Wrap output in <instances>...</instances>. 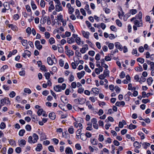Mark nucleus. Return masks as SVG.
Here are the masks:
<instances>
[{
	"mask_svg": "<svg viewBox=\"0 0 154 154\" xmlns=\"http://www.w3.org/2000/svg\"><path fill=\"white\" fill-rule=\"evenodd\" d=\"M53 59H54V61H53V60L52 59L51 57H48L47 58V63L49 65H52L53 63H57V59L54 56Z\"/></svg>",
	"mask_w": 154,
	"mask_h": 154,
	"instance_id": "20e7f679",
	"label": "nucleus"
},
{
	"mask_svg": "<svg viewBox=\"0 0 154 154\" xmlns=\"http://www.w3.org/2000/svg\"><path fill=\"white\" fill-rule=\"evenodd\" d=\"M40 69L43 71L46 72L47 70L46 69V67L45 65H42L41 66Z\"/></svg>",
	"mask_w": 154,
	"mask_h": 154,
	"instance_id": "bf43d9fd",
	"label": "nucleus"
},
{
	"mask_svg": "<svg viewBox=\"0 0 154 154\" xmlns=\"http://www.w3.org/2000/svg\"><path fill=\"white\" fill-rule=\"evenodd\" d=\"M82 34L85 38L87 39L89 38L90 33L88 32H85L83 31L82 32Z\"/></svg>",
	"mask_w": 154,
	"mask_h": 154,
	"instance_id": "f3484780",
	"label": "nucleus"
},
{
	"mask_svg": "<svg viewBox=\"0 0 154 154\" xmlns=\"http://www.w3.org/2000/svg\"><path fill=\"white\" fill-rule=\"evenodd\" d=\"M1 104L2 106L4 105L5 104H10V101L9 100V98L7 97H5L4 99H2L1 100Z\"/></svg>",
	"mask_w": 154,
	"mask_h": 154,
	"instance_id": "7ed1b4c3",
	"label": "nucleus"
},
{
	"mask_svg": "<svg viewBox=\"0 0 154 154\" xmlns=\"http://www.w3.org/2000/svg\"><path fill=\"white\" fill-rule=\"evenodd\" d=\"M69 26L70 29L71 30L72 32H75V30L74 29V27L71 23H69Z\"/></svg>",
	"mask_w": 154,
	"mask_h": 154,
	"instance_id": "72a5a7b5",
	"label": "nucleus"
},
{
	"mask_svg": "<svg viewBox=\"0 0 154 154\" xmlns=\"http://www.w3.org/2000/svg\"><path fill=\"white\" fill-rule=\"evenodd\" d=\"M45 37L47 38H48L50 37V34L48 32H46L45 33Z\"/></svg>",
	"mask_w": 154,
	"mask_h": 154,
	"instance_id": "69168bd1",
	"label": "nucleus"
},
{
	"mask_svg": "<svg viewBox=\"0 0 154 154\" xmlns=\"http://www.w3.org/2000/svg\"><path fill=\"white\" fill-rule=\"evenodd\" d=\"M104 138L103 135L100 134L99 136L98 140L99 141L102 142L104 140Z\"/></svg>",
	"mask_w": 154,
	"mask_h": 154,
	"instance_id": "c03bdc74",
	"label": "nucleus"
},
{
	"mask_svg": "<svg viewBox=\"0 0 154 154\" xmlns=\"http://www.w3.org/2000/svg\"><path fill=\"white\" fill-rule=\"evenodd\" d=\"M65 152L66 154H73L72 149L69 147L66 148Z\"/></svg>",
	"mask_w": 154,
	"mask_h": 154,
	"instance_id": "9d476101",
	"label": "nucleus"
},
{
	"mask_svg": "<svg viewBox=\"0 0 154 154\" xmlns=\"http://www.w3.org/2000/svg\"><path fill=\"white\" fill-rule=\"evenodd\" d=\"M67 42L69 44H71L74 42L75 41L72 37H71V38H68Z\"/></svg>",
	"mask_w": 154,
	"mask_h": 154,
	"instance_id": "4be33fe9",
	"label": "nucleus"
},
{
	"mask_svg": "<svg viewBox=\"0 0 154 154\" xmlns=\"http://www.w3.org/2000/svg\"><path fill=\"white\" fill-rule=\"evenodd\" d=\"M109 71L107 69H106L104 71L103 74L105 76H106V77L107 76H109Z\"/></svg>",
	"mask_w": 154,
	"mask_h": 154,
	"instance_id": "473e14b6",
	"label": "nucleus"
},
{
	"mask_svg": "<svg viewBox=\"0 0 154 154\" xmlns=\"http://www.w3.org/2000/svg\"><path fill=\"white\" fill-rule=\"evenodd\" d=\"M40 135V138L41 140H42L47 139L46 136L44 133H41Z\"/></svg>",
	"mask_w": 154,
	"mask_h": 154,
	"instance_id": "b1692460",
	"label": "nucleus"
},
{
	"mask_svg": "<svg viewBox=\"0 0 154 154\" xmlns=\"http://www.w3.org/2000/svg\"><path fill=\"white\" fill-rule=\"evenodd\" d=\"M9 144L11 146H15L16 142L15 141L12 139H10L9 140Z\"/></svg>",
	"mask_w": 154,
	"mask_h": 154,
	"instance_id": "a878e982",
	"label": "nucleus"
},
{
	"mask_svg": "<svg viewBox=\"0 0 154 154\" xmlns=\"http://www.w3.org/2000/svg\"><path fill=\"white\" fill-rule=\"evenodd\" d=\"M137 61L141 63H144V60L143 58H140L137 59Z\"/></svg>",
	"mask_w": 154,
	"mask_h": 154,
	"instance_id": "6e6d98bb",
	"label": "nucleus"
},
{
	"mask_svg": "<svg viewBox=\"0 0 154 154\" xmlns=\"http://www.w3.org/2000/svg\"><path fill=\"white\" fill-rule=\"evenodd\" d=\"M19 145L20 146H24L26 144V141L25 140L22 139L18 141Z\"/></svg>",
	"mask_w": 154,
	"mask_h": 154,
	"instance_id": "2eb2a0df",
	"label": "nucleus"
},
{
	"mask_svg": "<svg viewBox=\"0 0 154 154\" xmlns=\"http://www.w3.org/2000/svg\"><path fill=\"white\" fill-rule=\"evenodd\" d=\"M91 143L94 145H97V140L95 139H92L91 138Z\"/></svg>",
	"mask_w": 154,
	"mask_h": 154,
	"instance_id": "cd10ccee",
	"label": "nucleus"
},
{
	"mask_svg": "<svg viewBox=\"0 0 154 154\" xmlns=\"http://www.w3.org/2000/svg\"><path fill=\"white\" fill-rule=\"evenodd\" d=\"M81 139L83 141H85L87 139V138L85 137V135L84 133H82L80 135Z\"/></svg>",
	"mask_w": 154,
	"mask_h": 154,
	"instance_id": "393cba45",
	"label": "nucleus"
},
{
	"mask_svg": "<svg viewBox=\"0 0 154 154\" xmlns=\"http://www.w3.org/2000/svg\"><path fill=\"white\" fill-rule=\"evenodd\" d=\"M124 15V12L122 11V13L121 14L120 12H118V16L120 19H122Z\"/></svg>",
	"mask_w": 154,
	"mask_h": 154,
	"instance_id": "a19ab883",
	"label": "nucleus"
},
{
	"mask_svg": "<svg viewBox=\"0 0 154 154\" xmlns=\"http://www.w3.org/2000/svg\"><path fill=\"white\" fill-rule=\"evenodd\" d=\"M31 5L32 9L33 10H35L37 8V6L34 3V2L33 0H32L31 3Z\"/></svg>",
	"mask_w": 154,
	"mask_h": 154,
	"instance_id": "5701e85b",
	"label": "nucleus"
},
{
	"mask_svg": "<svg viewBox=\"0 0 154 154\" xmlns=\"http://www.w3.org/2000/svg\"><path fill=\"white\" fill-rule=\"evenodd\" d=\"M74 9L73 8L71 7L68 9L69 13V14H72L74 11Z\"/></svg>",
	"mask_w": 154,
	"mask_h": 154,
	"instance_id": "09e8293b",
	"label": "nucleus"
},
{
	"mask_svg": "<svg viewBox=\"0 0 154 154\" xmlns=\"http://www.w3.org/2000/svg\"><path fill=\"white\" fill-rule=\"evenodd\" d=\"M89 125V126L87 127L86 128V129L88 131H91L92 130L93 128H92V124L91 123L90 124H88Z\"/></svg>",
	"mask_w": 154,
	"mask_h": 154,
	"instance_id": "603ef678",
	"label": "nucleus"
},
{
	"mask_svg": "<svg viewBox=\"0 0 154 154\" xmlns=\"http://www.w3.org/2000/svg\"><path fill=\"white\" fill-rule=\"evenodd\" d=\"M88 54L91 56H93L95 54V52L93 51H89L88 52Z\"/></svg>",
	"mask_w": 154,
	"mask_h": 154,
	"instance_id": "e2e57ef3",
	"label": "nucleus"
},
{
	"mask_svg": "<svg viewBox=\"0 0 154 154\" xmlns=\"http://www.w3.org/2000/svg\"><path fill=\"white\" fill-rule=\"evenodd\" d=\"M116 23L118 26L119 27H121L122 26V23L120 21V20L117 19L116 21Z\"/></svg>",
	"mask_w": 154,
	"mask_h": 154,
	"instance_id": "a18cd8bd",
	"label": "nucleus"
},
{
	"mask_svg": "<svg viewBox=\"0 0 154 154\" xmlns=\"http://www.w3.org/2000/svg\"><path fill=\"white\" fill-rule=\"evenodd\" d=\"M48 149L51 152H55V151L53 146H50L48 147Z\"/></svg>",
	"mask_w": 154,
	"mask_h": 154,
	"instance_id": "ea45409f",
	"label": "nucleus"
},
{
	"mask_svg": "<svg viewBox=\"0 0 154 154\" xmlns=\"http://www.w3.org/2000/svg\"><path fill=\"white\" fill-rule=\"evenodd\" d=\"M31 53L30 51L26 50L22 54V56L23 58L26 59V56L29 57L31 56Z\"/></svg>",
	"mask_w": 154,
	"mask_h": 154,
	"instance_id": "423d86ee",
	"label": "nucleus"
},
{
	"mask_svg": "<svg viewBox=\"0 0 154 154\" xmlns=\"http://www.w3.org/2000/svg\"><path fill=\"white\" fill-rule=\"evenodd\" d=\"M25 129L28 131H30L31 129V127L29 125H27L25 127Z\"/></svg>",
	"mask_w": 154,
	"mask_h": 154,
	"instance_id": "de8ad7c7",
	"label": "nucleus"
},
{
	"mask_svg": "<svg viewBox=\"0 0 154 154\" xmlns=\"http://www.w3.org/2000/svg\"><path fill=\"white\" fill-rule=\"evenodd\" d=\"M49 42L50 43L51 45L54 43L55 42V40L54 38L53 37L49 39Z\"/></svg>",
	"mask_w": 154,
	"mask_h": 154,
	"instance_id": "49530a36",
	"label": "nucleus"
},
{
	"mask_svg": "<svg viewBox=\"0 0 154 154\" xmlns=\"http://www.w3.org/2000/svg\"><path fill=\"white\" fill-rule=\"evenodd\" d=\"M133 21H134V25L137 26V27H140L143 26L142 21L140 22V20H139L137 19H135Z\"/></svg>",
	"mask_w": 154,
	"mask_h": 154,
	"instance_id": "39448f33",
	"label": "nucleus"
},
{
	"mask_svg": "<svg viewBox=\"0 0 154 154\" xmlns=\"http://www.w3.org/2000/svg\"><path fill=\"white\" fill-rule=\"evenodd\" d=\"M108 47L109 49H112L114 47V44L112 43H110L108 45Z\"/></svg>",
	"mask_w": 154,
	"mask_h": 154,
	"instance_id": "0e129e2a",
	"label": "nucleus"
},
{
	"mask_svg": "<svg viewBox=\"0 0 154 154\" xmlns=\"http://www.w3.org/2000/svg\"><path fill=\"white\" fill-rule=\"evenodd\" d=\"M101 63L102 66L104 67L105 69L108 68V66L104 63L105 60L104 59H102L101 60Z\"/></svg>",
	"mask_w": 154,
	"mask_h": 154,
	"instance_id": "ddd939ff",
	"label": "nucleus"
},
{
	"mask_svg": "<svg viewBox=\"0 0 154 154\" xmlns=\"http://www.w3.org/2000/svg\"><path fill=\"white\" fill-rule=\"evenodd\" d=\"M137 127L136 125H133L132 124H130L128 127V128L130 130H132L135 129Z\"/></svg>",
	"mask_w": 154,
	"mask_h": 154,
	"instance_id": "7c9ffc66",
	"label": "nucleus"
},
{
	"mask_svg": "<svg viewBox=\"0 0 154 154\" xmlns=\"http://www.w3.org/2000/svg\"><path fill=\"white\" fill-rule=\"evenodd\" d=\"M75 148L78 150H80L81 149V147L79 144L77 143L75 145Z\"/></svg>",
	"mask_w": 154,
	"mask_h": 154,
	"instance_id": "680f3d73",
	"label": "nucleus"
},
{
	"mask_svg": "<svg viewBox=\"0 0 154 154\" xmlns=\"http://www.w3.org/2000/svg\"><path fill=\"white\" fill-rule=\"evenodd\" d=\"M24 92L28 94H30L31 93V90L28 88H25L24 89Z\"/></svg>",
	"mask_w": 154,
	"mask_h": 154,
	"instance_id": "338daca9",
	"label": "nucleus"
},
{
	"mask_svg": "<svg viewBox=\"0 0 154 154\" xmlns=\"http://www.w3.org/2000/svg\"><path fill=\"white\" fill-rule=\"evenodd\" d=\"M47 17L46 16H42L40 20V23L42 24H44L46 21Z\"/></svg>",
	"mask_w": 154,
	"mask_h": 154,
	"instance_id": "aec40b11",
	"label": "nucleus"
},
{
	"mask_svg": "<svg viewBox=\"0 0 154 154\" xmlns=\"http://www.w3.org/2000/svg\"><path fill=\"white\" fill-rule=\"evenodd\" d=\"M129 12V13H130V15H131V14L134 15L136 14L137 13V10L135 9H132L130 10Z\"/></svg>",
	"mask_w": 154,
	"mask_h": 154,
	"instance_id": "bb28decb",
	"label": "nucleus"
},
{
	"mask_svg": "<svg viewBox=\"0 0 154 154\" xmlns=\"http://www.w3.org/2000/svg\"><path fill=\"white\" fill-rule=\"evenodd\" d=\"M85 74V72L84 71H82L81 72H78L77 73V77L79 79H80L83 77Z\"/></svg>",
	"mask_w": 154,
	"mask_h": 154,
	"instance_id": "9b49d317",
	"label": "nucleus"
},
{
	"mask_svg": "<svg viewBox=\"0 0 154 154\" xmlns=\"http://www.w3.org/2000/svg\"><path fill=\"white\" fill-rule=\"evenodd\" d=\"M139 67H137L135 69L137 71L142 72L143 69L142 66L139 65Z\"/></svg>",
	"mask_w": 154,
	"mask_h": 154,
	"instance_id": "c756f323",
	"label": "nucleus"
},
{
	"mask_svg": "<svg viewBox=\"0 0 154 154\" xmlns=\"http://www.w3.org/2000/svg\"><path fill=\"white\" fill-rule=\"evenodd\" d=\"M133 146L135 147L137 149L140 148L141 146L140 143L137 141H135L134 143Z\"/></svg>",
	"mask_w": 154,
	"mask_h": 154,
	"instance_id": "4468645a",
	"label": "nucleus"
},
{
	"mask_svg": "<svg viewBox=\"0 0 154 154\" xmlns=\"http://www.w3.org/2000/svg\"><path fill=\"white\" fill-rule=\"evenodd\" d=\"M6 125L4 122H2L0 125V128L1 129H3L5 128Z\"/></svg>",
	"mask_w": 154,
	"mask_h": 154,
	"instance_id": "79ce46f5",
	"label": "nucleus"
},
{
	"mask_svg": "<svg viewBox=\"0 0 154 154\" xmlns=\"http://www.w3.org/2000/svg\"><path fill=\"white\" fill-rule=\"evenodd\" d=\"M85 135L86 137L90 138L91 137V134L89 132H86Z\"/></svg>",
	"mask_w": 154,
	"mask_h": 154,
	"instance_id": "052dcab7",
	"label": "nucleus"
},
{
	"mask_svg": "<svg viewBox=\"0 0 154 154\" xmlns=\"http://www.w3.org/2000/svg\"><path fill=\"white\" fill-rule=\"evenodd\" d=\"M130 13H128L126 14L124 17V20L125 21L127 20V19L130 16Z\"/></svg>",
	"mask_w": 154,
	"mask_h": 154,
	"instance_id": "2f4dec72",
	"label": "nucleus"
},
{
	"mask_svg": "<svg viewBox=\"0 0 154 154\" xmlns=\"http://www.w3.org/2000/svg\"><path fill=\"white\" fill-rule=\"evenodd\" d=\"M153 79L152 77H149L147 80V82L148 85H150L153 81Z\"/></svg>",
	"mask_w": 154,
	"mask_h": 154,
	"instance_id": "e433bc0d",
	"label": "nucleus"
},
{
	"mask_svg": "<svg viewBox=\"0 0 154 154\" xmlns=\"http://www.w3.org/2000/svg\"><path fill=\"white\" fill-rule=\"evenodd\" d=\"M92 91L96 94H98L99 92L98 89L97 88H93L92 89Z\"/></svg>",
	"mask_w": 154,
	"mask_h": 154,
	"instance_id": "c85d7f7f",
	"label": "nucleus"
},
{
	"mask_svg": "<svg viewBox=\"0 0 154 154\" xmlns=\"http://www.w3.org/2000/svg\"><path fill=\"white\" fill-rule=\"evenodd\" d=\"M49 117L52 120H54L56 117L55 113L54 112H52L49 113Z\"/></svg>",
	"mask_w": 154,
	"mask_h": 154,
	"instance_id": "1a4fd4ad",
	"label": "nucleus"
},
{
	"mask_svg": "<svg viewBox=\"0 0 154 154\" xmlns=\"http://www.w3.org/2000/svg\"><path fill=\"white\" fill-rule=\"evenodd\" d=\"M56 11H57L59 12L60 11H62L63 10V8L60 5H55Z\"/></svg>",
	"mask_w": 154,
	"mask_h": 154,
	"instance_id": "dca6fc26",
	"label": "nucleus"
},
{
	"mask_svg": "<svg viewBox=\"0 0 154 154\" xmlns=\"http://www.w3.org/2000/svg\"><path fill=\"white\" fill-rule=\"evenodd\" d=\"M28 142L30 143H33V140H32V137L31 136H29L28 138Z\"/></svg>",
	"mask_w": 154,
	"mask_h": 154,
	"instance_id": "37998d69",
	"label": "nucleus"
},
{
	"mask_svg": "<svg viewBox=\"0 0 154 154\" xmlns=\"http://www.w3.org/2000/svg\"><path fill=\"white\" fill-rule=\"evenodd\" d=\"M80 12L84 16H86V13L84 10L83 8H81L80 9Z\"/></svg>",
	"mask_w": 154,
	"mask_h": 154,
	"instance_id": "774afa93",
	"label": "nucleus"
},
{
	"mask_svg": "<svg viewBox=\"0 0 154 154\" xmlns=\"http://www.w3.org/2000/svg\"><path fill=\"white\" fill-rule=\"evenodd\" d=\"M66 84L63 83L62 85H57L54 87V90L56 92H60L62 90H64L66 88Z\"/></svg>",
	"mask_w": 154,
	"mask_h": 154,
	"instance_id": "f257e3e1",
	"label": "nucleus"
},
{
	"mask_svg": "<svg viewBox=\"0 0 154 154\" xmlns=\"http://www.w3.org/2000/svg\"><path fill=\"white\" fill-rule=\"evenodd\" d=\"M44 75L45 77V78L47 79L48 80L50 79V77L51 76V75L49 72H48L45 73V74Z\"/></svg>",
	"mask_w": 154,
	"mask_h": 154,
	"instance_id": "4c0bfd02",
	"label": "nucleus"
},
{
	"mask_svg": "<svg viewBox=\"0 0 154 154\" xmlns=\"http://www.w3.org/2000/svg\"><path fill=\"white\" fill-rule=\"evenodd\" d=\"M115 46L116 48L119 49L120 51L122 50L123 48L122 46L120 44L119 42H116L115 43Z\"/></svg>",
	"mask_w": 154,
	"mask_h": 154,
	"instance_id": "f8f14e48",
	"label": "nucleus"
},
{
	"mask_svg": "<svg viewBox=\"0 0 154 154\" xmlns=\"http://www.w3.org/2000/svg\"><path fill=\"white\" fill-rule=\"evenodd\" d=\"M26 32L29 34H30L31 33V29L29 27H28L26 30Z\"/></svg>",
	"mask_w": 154,
	"mask_h": 154,
	"instance_id": "13d9d810",
	"label": "nucleus"
},
{
	"mask_svg": "<svg viewBox=\"0 0 154 154\" xmlns=\"http://www.w3.org/2000/svg\"><path fill=\"white\" fill-rule=\"evenodd\" d=\"M142 14L141 12L140 11L139 12L138 14H137L135 17H133L131 19V21L132 22L135 19H137L140 21V22H141L142 21Z\"/></svg>",
	"mask_w": 154,
	"mask_h": 154,
	"instance_id": "f03ea898",
	"label": "nucleus"
},
{
	"mask_svg": "<svg viewBox=\"0 0 154 154\" xmlns=\"http://www.w3.org/2000/svg\"><path fill=\"white\" fill-rule=\"evenodd\" d=\"M25 133V130L24 129L21 130L19 132V135L20 136L23 135Z\"/></svg>",
	"mask_w": 154,
	"mask_h": 154,
	"instance_id": "58836bf2",
	"label": "nucleus"
},
{
	"mask_svg": "<svg viewBox=\"0 0 154 154\" xmlns=\"http://www.w3.org/2000/svg\"><path fill=\"white\" fill-rule=\"evenodd\" d=\"M3 6L7 10H8L10 8V5L8 2H5L3 4Z\"/></svg>",
	"mask_w": 154,
	"mask_h": 154,
	"instance_id": "a211bd4d",
	"label": "nucleus"
},
{
	"mask_svg": "<svg viewBox=\"0 0 154 154\" xmlns=\"http://www.w3.org/2000/svg\"><path fill=\"white\" fill-rule=\"evenodd\" d=\"M42 149V146L41 144L39 143L38 144L37 146L35 148V150L39 152Z\"/></svg>",
	"mask_w": 154,
	"mask_h": 154,
	"instance_id": "6ab92c4d",
	"label": "nucleus"
},
{
	"mask_svg": "<svg viewBox=\"0 0 154 154\" xmlns=\"http://www.w3.org/2000/svg\"><path fill=\"white\" fill-rule=\"evenodd\" d=\"M32 138H33V143H36L37 140L38 139V135L35 133H34L32 135Z\"/></svg>",
	"mask_w": 154,
	"mask_h": 154,
	"instance_id": "6e6552de",
	"label": "nucleus"
},
{
	"mask_svg": "<svg viewBox=\"0 0 154 154\" xmlns=\"http://www.w3.org/2000/svg\"><path fill=\"white\" fill-rule=\"evenodd\" d=\"M68 131L70 134H72L74 133V128L72 127L69 128L68 129Z\"/></svg>",
	"mask_w": 154,
	"mask_h": 154,
	"instance_id": "8fccbe9b",
	"label": "nucleus"
},
{
	"mask_svg": "<svg viewBox=\"0 0 154 154\" xmlns=\"http://www.w3.org/2000/svg\"><path fill=\"white\" fill-rule=\"evenodd\" d=\"M21 42L22 45L24 46H26L27 45V41L26 40L23 39L21 41Z\"/></svg>",
	"mask_w": 154,
	"mask_h": 154,
	"instance_id": "c9c22d12",
	"label": "nucleus"
},
{
	"mask_svg": "<svg viewBox=\"0 0 154 154\" xmlns=\"http://www.w3.org/2000/svg\"><path fill=\"white\" fill-rule=\"evenodd\" d=\"M75 42L78 45H80L81 43L80 38L79 37H77L75 39Z\"/></svg>",
	"mask_w": 154,
	"mask_h": 154,
	"instance_id": "f704fd0d",
	"label": "nucleus"
},
{
	"mask_svg": "<svg viewBox=\"0 0 154 154\" xmlns=\"http://www.w3.org/2000/svg\"><path fill=\"white\" fill-rule=\"evenodd\" d=\"M35 44L37 49L39 50L42 49V45H40V42L39 41H36L35 42Z\"/></svg>",
	"mask_w": 154,
	"mask_h": 154,
	"instance_id": "0eeeda50",
	"label": "nucleus"
},
{
	"mask_svg": "<svg viewBox=\"0 0 154 154\" xmlns=\"http://www.w3.org/2000/svg\"><path fill=\"white\" fill-rule=\"evenodd\" d=\"M15 93L13 91L11 92L10 94H9L10 97L11 98H13L15 96Z\"/></svg>",
	"mask_w": 154,
	"mask_h": 154,
	"instance_id": "864d4df0",
	"label": "nucleus"
},
{
	"mask_svg": "<svg viewBox=\"0 0 154 154\" xmlns=\"http://www.w3.org/2000/svg\"><path fill=\"white\" fill-rule=\"evenodd\" d=\"M85 70L87 72H91V70L89 69L88 66L87 65H85L84 68Z\"/></svg>",
	"mask_w": 154,
	"mask_h": 154,
	"instance_id": "5fc2aeb1",
	"label": "nucleus"
},
{
	"mask_svg": "<svg viewBox=\"0 0 154 154\" xmlns=\"http://www.w3.org/2000/svg\"><path fill=\"white\" fill-rule=\"evenodd\" d=\"M114 89H115V91H116V92L117 93H119L120 91V88L118 86H116L114 88Z\"/></svg>",
	"mask_w": 154,
	"mask_h": 154,
	"instance_id": "3c124183",
	"label": "nucleus"
},
{
	"mask_svg": "<svg viewBox=\"0 0 154 154\" xmlns=\"http://www.w3.org/2000/svg\"><path fill=\"white\" fill-rule=\"evenodd\" d=\"M115 105L116 106H119L121 105L122 106H124L125 105V103L123 101H122L121 102L117 101Z\"/></svg>",
	"mask_w": 154,
	"mask_h": 154,
	"instance_id": "412c9836",
	"label": "nucleus"
},
{
	"mask_svg": "<svg viewBox=\"0 0 154 154\" xmlns=\"http://www.w3.org/2000/svg\"><path fill=\"white\" fill-rule=\"evenodd\" d=\"M74 77L73 75L72 74H71L69 79V81L70 82H72L74 80Z\"/></svg>",
	"mask_w": 154,
	"mask_h": 154,
	"instance_id": "4d7b16f0",
	"label": "nucleus"
}]
</instances>
